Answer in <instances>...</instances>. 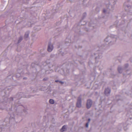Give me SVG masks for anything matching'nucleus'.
<instances>
[{"mask_svg":"<svg viewBox=\"0 0 132 132\" xmlns=\"http://www.w3.org/2000/svg\"><path fill=\"white\" fill-rule=\"evenodd\" d=\"M22 94V93H20L16 95V97H17V98L18 99H20L22 97L21 96H20V95H21Z\"/></svg>","mask_w":132,"mask_h":132,"instance_id":"9","label":"nucleus"},{"mask_svg":"<svg viewBox=\"0 0 132 132\" xmlns=\"http://www.w3.org/2000/svg\"><path fill=\"white\" fill-rule=\"evenodd\" d=\"M23 79H26V78H23Z\"/></svg>","mask_w":132,"mask_h":132,"instance_id":"26","label":"nucleus"},{"mask_svg":"<svg viewBox=\"0 0 132 132\" xmlns=\"http://www.w3.org/2000/svg\"><path fill=\"white\" fill-rule=\"evenodd\" d=\"M114 38H116V37L117 36H116V35H114Z\"/></svg>","mask_w":132,"mask_h":132,"instance_id":"22","label":"nucleus"},{"mask_svg":"<svg viewBox=\"0 0 132 132\" xmlns=\"http://www.w3.org/2000/svg\"><path fill=\"white\" fill-rule=\"evenodd\" d=\"M112 43V42L111 41V42H110V43H109V45H110L111 44V43Z\"/></svg>","mask_w":132,"mask_h":132,"instance_id":"21","label":"nucleus"},{"mask_svg":"<svg viewBox=\"0 0 132 132\" xmlns=\"http://www.w3.org/2000/svg\"><path fill=\"white\" fill-rule=\"evenodd\" d=\"M88 122H89H89H90V119H88Z\"/></svg>","mask_w":132,"mask_h":132,"instance_id":"20","label":"nucleus"},{"mask_svg":"<svg viewBox=\"0 0 132 132\" xmlns=\"http://www.w3.org/2000/svg\"><path fill=\"white\" fill-rule=\"evenodd\" d=\"M112 2H113L112 4H106V6L108 8L106 9H104L103 10V12L104 13L106 14L107 13H109V11H112L113 10L114 7V5L116 4V2L114 0H112Z\"/></svg>","mask_w":132,"mask_h":132,"instance_id":"1","label":"nucleus"},{"mask_svg":"<svg viewBox=\"0 0 132 132\" xmlns=\"http://www.w3.org/2000/svg\"><path fill=\"white\" fill-rule=\"evenodd\" d=\"M111 89L110 88H107L105 89L104 91V94L105 95L108 96L110 94Z\"/></svg>","mask_w":132,"mask_h":132,"instance_id":"5","label":"nucleus"},{"mask_svg":"<svg viewBox=\"0 0 132 132\" xmlns=\"http://www.w3.org/2000/svg\"><path fill=\"white\" fill-rule=\"evenodd\" d=\"M60 52V54H62V55H63V54H62L63 53H61V52Z\"/></svg>","mask_w":132,"mask_h":132,"instance_id":"24","label":"nucleus"},{"mask_svg":"<svg viewBox=\"0 0 132 132\" xmlns=\"http://www.w3.org/2000/svg\"><path fill=\"white\" fill-rule=\"evenodd\" d=\"M29 31L26 32L24 36V38L26 39H27V38H28L29 37Z\"/></svg>","mask_w":132,"mask_h":132,"instance_id":"6","label":"nucleus"},{"mask_svg":"<svg viewBox=\"0 0 132 132\" xmlns=\"http://www.w3.org/2000/svg\"><path fill=\"white\" fill-rule=\"evenodd\" d=\"M127 7L128 8V7H130V6H129V5H127Z\"/></svg>","mask_w":132,"mask_h":132,"instance_id":"23","label":"nucleus"},{"mask_svg":"<svg viewBox=\"0 0 132 132\" xmlns=\"http://www.w3.org/2000/svg\"><path fill=\"white\" fill-rule=\"evenodd\" d=\"M59 82L61 84H64V82L61 81H59Z\"/></svg>","mask_w":132,"mask_h":132,"instance_id":"18","label":"nucleus"},{"mask_svg":"<svg viewBox=\"0 0 132 132\" xmlns=\"http://www.w3.org/2000/svg\"><path fill=\"white\" fill-rule=\"evenodd\" d=\"M128 66V64H126L125 65V68H126Z\"/></svg>","mask_w":132,"mask_h":132,"instance_id":"16","label":"nucleus"},{"mask_svg":"<svg viewBox=\"0 0 132 132\" xmlns=\"http://www.w3.org/2000/svg\"><path fill=\"white\" fill-rule=\"evenodd\" d=\"M89 122H88L87 123H86V127H88V124H89Z\"/></svg>","mask_w":132,"mask_h":132,"instance_id":"15","label":"nucleus"},{"mask_svg":"<svg viewBox=\"0 0 132 132\" xmlns=\"http://www.w3.org/2000/svg\"><path fill=\"white\" fill-rule=\"evenodd\" d=\"M118 71L119 73H121L122 71V69L120 66H119L118 68Z\"/></svg>","mask_w":132,"mask_h":132,"instance_id":"8","label":"nucleus"},{"mask_svg":"<svg viewBox=\"0 0 132 132\" xmlns=\"http://www.w3.org/2000/svg\"><path fill=\"white\" fill-rule=\"evenodd\" d=\"M49 103L52 104H53L54 103V100L52 99H50L49 101Z\"/></svg>","mask_w":132,"mask_h":132,"instance_id":"10","label":"nucleus"},{"mask_svg":"<svg viewBox=\"0 0 132 132\" xmlns=\"http://www.w3.org/2000/svg\"><path fill=\"white\" fill-rule=\"evenodd\" d=\"M59 81H59L58 80H55V82H59Z\"/></svg>","mask_w":132,"mask_h":132,"instance_id":"19","label":"nucleus"},{"mask_svg":"<svg viewBox=\"0 0 132 132\" xmlns=\"http://www.w3.org/2000/svg\"><path fill=\"white\" fill-rule=\"evenodd\" d=\"M53 49V47L51 43L49 42L48 43L47 51L49 52H51Z\"/></svg>","mask_w":132,"mask_h":132,"instance_id":"3","label":"nucleus"},{"mask_svg":"<svg viewBox=\"0 0 132 132\" xmlns=\"http://www.w3.org/2000/svg\"><path fill=\"white\" fill-rule=\"evenodd\" d=\"M86 13H84L83 14V19H84V18L86 17Z\"/></svg>","mask_w":132,"mask_h":132,"instance_id":"14","label":"nucleus"},{"mask_svg":"<svg viewBox=\"0 0 132 132\" xmlns=\"http://www.w3.org/2000/svg\"><path fill=\"white\" fill-rule=\"evenodd\" d=\"M26 97L28 98V97Z\"/></svg>","mask_w":132,"mask_h":132,"instance_id":"27","label":"nucleus"},{"mask_svg":"<svg viewBox=\"0 0 132 132\" xmlns=\"http://www.w3.org/2000/svg\"><path fill=\"white\" fill-rule=\"evenodd\" d=\"M9 100H10L13 101V98L12 97H11L9 99Z\"/></svg>","mask_w":132,"mask_h":132,"instance_id":"17","label":"nucleus"},{"mask_svg":"<svg viewBox=\"0 0 132 132\" xmlns=\"http://www.w3.org/2000/svg\"><path fill=\"white\" fill-rule=\"evenodd\" d=\"M22 39H23L22 37L21 36L19 38V39L18 40V43H20L21 41V40H22Z\"/></svg>","mask_w":132,"mask_h":132,"instance_id":"12","label":"nucleus"},{"mask_svg":"<svg viewBox=\"0 0 132 132\" xmlns=\"http://www.w3.org/2000/svg\"><path fill=\"white\" fill-rule=\"evenodd\" d=\"M13 118V117H12V118Z\"/></svg>","mask_w":132,"mask_h":132,"instance_id":"28","label":"nucleus"},{"mask_svg":"<svg viewBox=\"0 0 132 132\" xmlns=\"http://www.w3.org/2000/svg\"><path fill=\"white\" fill-rule=\"evenodd\" d=\"M98 58V57H95V59L96 60Z\"/></svg>","mask_w":132,"mask_h":132,"instance_id":"25","label":"nucleus"},{"mask_svg":"<svg viewBox=\"0 0 132 132\" xmlns=\"http://www.w3.org/2000/svg\"><path fill=\"white\" fill-rule=\"evenodd\" d=\"M110 38V37H106L104 40L105 42H108Z\"/></svg>","mask_w":132,"mask_h":132,"instance_id":"11","label":"nucleus"},{"mask_svg":"<svg viewBox=\"0 0 132 132\" xmlns=\"http://www.w3.org/2000/svg\"><path fill=\"white\" fill-rule=\"evenodd\" d=\"M102 57V56L101 54H99L98 55V58L99 59L101 58Z\"/></svg>","mask_w":132,"mask_h":132,"instance_id":"13","label":"nucleus"},{"mask_svg":"<svg viewBox=\"0 0 132 132\" xmlns=\"http://www.w3.org/2000/svg\"><path fill=\"white\" fill-rule=\"evenodd\" d=\"M92 104V101L90 99L87 100L86 103V107L87 109H89L91 106Z\"/></svg>","mask_w":132,"mask_h":132,"instance_id":"4","label":"nucleus"},{"mask_svg":"<svg viewBox=\"0 0 132 132\" xmlns=\"http://www.w3.org/2000/svg\"><path fill=\"white\" fill-rule=\"evenodd\" d=\"M76 106L78 108H80L81 106V96L78 98L76 103Z\"/></svg>","mask_w":132,"mask_h":132,"instance_id":"2","label":"nucleus"},{"mask_svg":"<svg viewBox=\"0 0 132 132\" xmlns=\"http://www.w3.org/2000/svg\"><path fill=\"white\" fill-rule=\"evenodd\" d=\"M66 125L63 126L62 127V128L60 129V131L61 132H63L65 131L66 128Z\"/></svg>","mask_w":132,"mask_h":132,"instance_id":"7","label":"nucleus"}]
</instances>
